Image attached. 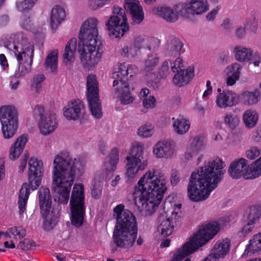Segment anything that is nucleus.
Wrapping results in <instances>:
<instances>
[{
	"mask_svg": "<svg viewBox=\"0 0 261 261\" xmlns=\"http://www.w3.org/2000/svg\"><path fill=\"white\" fill-rule=\"evenodd\" d=\"M224 166L221 160H210L193 171L187 187L190 199L198 202L207 199L221 180Z\"/></svg>",
	"mask_w": 261,
	"mask_h": 261,
	"instance_id": "1",
	"label": "nucleus"
},
{
	"mask_svg": "<svg viewBox=\"0 0 261 261\" xmlns=\"http://www.w3.org/2000/svg\"><path fill=\"white\" fill-rule=\"evenodd\" d=\"M156 171H147L134 187L133 196L139 212H154L167 190V180Z\"/></svg>",
	"mask_w": 261,
	"mask_h": 261,
	"instance_id": "2",
	"label": "nucleus"
},
{
	"mask_svg": "<svg viewBox=\"0 0 261 261\" xmlns=\"http://www.w3.org/2000/svg\"><path fill=\"white\" fill-rule=\"evenodd\" d=\"M97 19L90 18L84 22L80 30L78 50L81 62L85 68L96 65L103 53L102 43L97 39Z\"/></svg>",
	"mask_w": 261,
	"mask_h": 261,
	"instance_id": "3",
	"label": "nucleus"
},
{
	"mask_svg": "<svg viewBox=\"0 0 261 261\" xmlns=\"http://www.w3.org/2000/svg\"><path fill=\"white\" fill-rule=\"evenodd\" d=\"M75 173L74 164L69 152L63 151L54 158L53 169V190L60 202L67 203Z\"/></svg>",
	"mask_w": 261,
	"mask_h": 261,
	"instance_id": "4",
	"label": "nucleus"
},
{
	"mask_svg": "<svg viewBox=\"0 0 261 261\" xmlns=\"http://www.w3.org/2000/svg\"><path fill=\"white\" fill-rule=\"evenodd\" d=\"M116 223L113 240L117 247L128 248L134 244L137 236V225L133 213H116Z\"/></svg>",
	"mask_w": 261,
	"mask_h": 261,
	"instance_id": "5",
	"label": "nucleus"
},
{
	"mask_svg": "<svg viewBox=\"0 0 261 261\" xmlns=\"http://www.w3.org/2000/svg\"><path fill=\"white\" fill-rule=\"evenodd\" d=\"M220 229V225L216 221L203 224L189 241L186 242L181 248L176 251L173 261H180L195 251L212 240Z\"/></svg>",
	"mask_w": 261,
	"mask_h": 261,
	"instance_id": "6",
	"label": "nucleus"
},
{
	"mask_svg": "<svg viewBox=\"0 0 261 261\" xmlns=\"http://www.w3.org/2000/svg\"><path fill=\"white\" fill-rule=\"evenodd\" d=\"M43 175V162L32 157L29 161L28 183H23L19 192V212H24L30 194V189L35 191L40 186Z\"/></svg>",
	"mask_w": 261,
	"mask_h": 261,
	"instance_id": "7",
	"label": "nucleus"
},
{
	"mask_svg": "<svg viewBox=\"0 0 261 261\" xmlns=\"http://www.w3.org/2000/svg\"><path fill=\"white\" fill-rule=\"evenodd\" d=\"M106 25L110 36H113L115 38L122 37L129 30L125 11L121 7L114 6L112 14L106 22Z\"/></svg>",
	"mask_w": 261,
	"mask_h": 261,
	"instance_id": "8",
	"label": "nucleus"
},
{
	"mask_svg": "<svg viewBox=\"0 0 261 261\" xmlns=\"http://www.w3.org/2000/svg\"><path fill=\"white\" fill-rule=\"evenodd\" d=\"M86 89L87 100L91 114L96 118H100L102 115V108L99 98L98 83L95 74L88 75Z\"/></svg>",
	"mask_w": 261,
	"mask_h": 261,
	"instance_id": "9",
	"label": "nucleus"
},
{
	"mask_svg": "<svg viewBox=\"0 0 261 261\" xmlns=\"http://www.w3.org/2000/svg\"><path fill=\"white\" fill-rule=\"evenodd\" d=\"M144 147L138 143L130 149L127 161L126 176L133 178L139 170H144L147 166V161L143 158Z\"/></svg>",
	"mask_w": 261,
	"mask_h": 261,
	"instance_id": "10",
	"label": "nucleus"
},
{
	"mask_svg": "<svg viewBox=\"0 0 261 261\" xmlns=\"http://www.w3.org/2000/svg\"><path fill=\"white\" fill-rule=\"evenodd\" d=\"M0 121L4 138L9 139L13 137L18 127L17 114L15 108L10 106L1 107Z\"/></svg>",
	"mask_w": 261,
	"mask_h": 261,
	"instance_id": "11",
	"label": "nucleus"
},
{
	"mask_svg": "<svg viewBox=\"0 0 261 261\" xmlns=\"http://www.w3.org/2000/svg\"><path fill=\"white\" fill-rule=\"evenodd\" d=\"M34 111L40 116L38 125L42 134L47 135L56 129L58 122L55 113H46L44 114V109L39 105L35 107Z\"/></svg>",
	"mask_w": 261,
	"mask_h": 261,
	"instance_id": "12",
	"label": "nucleus"
},
{
	"mask_svg": "<svg viewBox=\"0 0 261 261\" xmlns=\"http://www.w3.org/2000/svg\"><path fill=\"white\" fill-rule=\"evenodd\" d=\"M7 47L9 50L13 51L19 64H21L23 59V63L25 64L33 63L34 54V45L30 43H27L22 45L19 43L17 44L10 43L7 44Z\"/></svg>",
	"mask_w": 261,
	"mask_h": 261,
	"instance_id": "13",
	"label": "nucleus"
},
{
	"mask_svg": "<svg viewBox=\"0 0 261 261\" xmlns=\"http://www.w3.org/2000/svg\"><path fill=\"white\" fill-rule=\"evenodd\" d=\"M178 9L179 13L186 17L188 14L199 15L206 12L208 10V5L206 0H191L184 4L176 5L175 9Z\"/></svg>",
	"mask_w": 261,
	"mask_h": 261,
	"instance_id": "14",
	"label": "nucleus"
},
{
	"mask_svg": "<svg viewBox=\"0 0 261 261\" xmlns=\"http://www.w3.org/2000/svg\"><path fill=\"white\" fill-rule=\"evenodd\" d=\"M138 71L135 65H127L125 63L118 65L117 70L113 73L114 78L117 79L113 82V87L129 84V79L135 75Z\"/></svg>",
	"mask_w": 261,
	"mask_h": 261,
	"instance_id": "15",
	"label": "nucleus"
},
{
	"mask_svg": "<svg viewBox=\"0 0 261 261\" xmlns=\"http://www.w3.org/2000/svg\"><path fill=\"white\" fill-rule=\"evenodd\" d=\"M70 212H85L84 188L82 184L73 187L70 201Z\"/></svg>",
	"mask_w": 261,
	"mask_h": 261,
	"instance_id": "16",
	"label": "nucleus"
},
{
	"mask_svg": "<svg viewBox=\"0 0 261 261\" xmlns=\"http://www.w3.org/2000/svg\"><path fill=\"white\" fill-rule=\"evenodd\" d=\"M178 213H160L158 221V230L163 237L171 234L174 229L173 220Z\"/></svg>",
	"mask_w": 261,
	"mask_h": 261,
	"instance_id": "17",
	"label": "nucleus"
},
{
	"mask_svg": "<svg viewBox=\"0 0 261 261\" xmlns=\"http://www.w3.org/2000/svg\"><path fill=\"white\" fill-rule=\"evenodd\" d=\"M248 172L247 161L243 158L232 162L228 170L229 175L233 179H239L242 176L246 179H249L247 177Z\"/></svg>",
	"mask_w": 261,
	"mask_h": 261,
	"instance_id": "18",
	"label": "nucleus"
},
{
	"mask_svg": "<svg viewBox=\"0 0 261 261\" xmlns=\"http://www.w3.org/2000/svg\"><path fill=\"white\" fill-rule=\"evenodd\" d=\"M239 96L229 90H224L222 93L218 94L216 97V104L220 108L230 107L238 103Z\"/></svg>",
	"mask_w": 261,
	"mask_h": 261,
	"instance_id": "19",
	"label": "nucleus"
},
{
	"mask_svg": "<svg viewBox=\"0 0 261 261\" xmlns=\"http://www.w3.org/2000/svg\"><path fill=\"white\" fill-rule=\"evenodd\" d=\"M125 10L129 11L132 20L135 23L139 24L144 18L142 7L137 0H125L124 5Z\"/></svg>",
	"mask_w": 261,
	"mask_h": 261,
	"instance_id": "20",
	"label": "nucleus"
},
{
	"mask_svg": "<svg viewBox=\"0 0 261 261\" xmlns=\"http://www.w3.org/2000/svg\"><path fill=\"white\" fill-rule=\"evenodd\" d=\"M183 46V43L178 38L173 35H170L165 45L164 54L168 57L179 56Z\"/></svg>",
	"mask_w": 261,
	"mask_h": 261,
	"instance_id": "21",
	"label": "nucleus"
},
{
	"mask_svg": "<svg viewBox=\"0 0 261 261\" xmlns=\"http://www.w3.org/2000/svg\"><path fill=\"white\" fill-rule=\"evenodd\" d=\"M173 77V84L179 87L188 84L194 76V70L193 67H189L186 70L180 69L176 71Z\"/></svg>",
	"mask_w": 261,
	"mask_h": 261,
	"instance_id": "22",
	"label": "nucleus"
},
{
	"mask_svg": "<svg viewBox=\"0 0 261 261\" xmlns=\"http://www.w3.org/2000/svg\"><path fill=\"white\" fill-rule=\"evenodd\" d=\"M38 196L41 212H53L51 210L52 199L49 189L41 187L38 192Z\"/></svg>",
	"mask_w": 261,
	"mask_h": 261,
	"instance_id": "23",
	"label": "nucleus"
},
{
	"mask_svg": "<svg viewBox=\"0 0 261 261\" xmlns=\"http://www.w3.org/2000/svg\"><path fill=\"white\" fill-rule=\"evenodd\" d=\"M153 152L159 158H171L174 153V146L168 141H159L155 144Z\"/></svg>",
	"mask_w": 261,
	"mask_h": 261,
	"instance_id": "24",
	"label": "nucleus"
},
{
	"mask_svg": "<svg viewBox=\"0 0 261 261\" xmlns=\"http://www.w3.org/2000/svg\"><path fill=\"white\" fill-rule=\"evenodd\" d=\"M83 107L84 105L81 100H74L68 104V108L64 111V115L68 120H76L80 117Z\"/></svg>",
	"mask_w": 261,
	"mask_h": 261,
	"instance_id": "25",
	"label": "nucleus"
},
{
	"mask_svg": "<svg viewBox=\"0 0 261 261\" xmlns=\"http://www.w3.org/2000/svg\"><path fill=\"white\" fill-rule=\"evenodd\" d=\"M27 141L28 139L25 135H22L16 139L10 149V160H15L19 156L24 149Z\"/></svg>",
	"mask_w": 261,
	"mask_h": 261,
	"instance_id": "26",
	"label": "nucleus"
},
{
	"mask_svg": "<svg viewBox=\"0 0 261 261\" xmlns=\"http://www.w3.org/2000/svg\"><path fill=\"white\" fill-rule=\"evenodd\" d=\"M204 147V139L202 137H195L191 142L189 151L185 154V158L190 160L193 156L196 155L198 152L202 150Z\"/></svg>",
	"mask_w": 261,
	"mask_h": 261,
	"instance_id": "27",
	"label": "nucleus"
},
{
	"mask_svg": "<svg viewBox=\"0 0 261 261\" xmlns=\"http://www.w3.org/2000/svg\"><path fill=\"white\" fill-rule=\"evenodd\" d=\"M66 17L65 11L60 6L57 5L52 9L50 16V25L53 30H56Z\"/></svg>",
	"mask_w": 261,
	"mask_h": 261,
	"instance_id": "28",
	"label": "nucleus"
},
{
	"mask_svg": "<svg viewBox=\"0 0 261 261\" xmlns=\"http://www.w3.org/2000/svg\"><path fill=\"white\" fill-rule=\"evenodd\" d=\"M119 161V152L116 148L112 149L109 156L106 159L104 166L107 174H111L115 170Z\"/></svg>",
	"mask_w": 261,
	"mask_h": 261,
	"instance_id": "29",
	"label": "nucleus"
},
{
	"mask_svg": "<svg viewBox=\"0 0 261 261\" xmlns=\"http://www.w3.org/2000/svg\"><path fill=\"white\" fill-rule=\"evenodd\" d=\"M261 251V233L255 234L250 240L242 257L250 256L251 254Z\"/></svg>",
	"mask_w": 261,
	"mask_h": 261,
	"instance_id": "30",
	"label": "nucleus"
},
{
	"mask_svg": "<svg viewBox=\"0 0 261 261\" xmlns=\"http://www.w3.org/2000/svg\"><path fill=\"white\" fill-rule=\"evenodd\" d=\"M230 250V243L227 240H219L214 245L212 253L218 257L223 258L229 252Z\"/></svg>",
	"mask_w": 261,
	"mask_h": 261,
	"instance_id": "31",
	"label": "nucleus"
},
{
	"mask_svg": "<svg viewBox=\"0 0 261 261\" xmlns=\"http://www.w3.org/2000/svg\"><path fill=\"white\" fill-rule=\"evenodd\" d=\"M173 127L174 131L179 135L187 133L190 127V122L188 119L179 115L176 119L172 118Z\"/></svg>",
	"mask_w": 261,
	"mask_h": 261,
	"instance_id": "32",
	"label": "nucleus"
},
{
	"mask_svg": "<svg viewBox=\"0 0 261 261\" xmlns=\"http://www.w3.org/2000/svg\"><path fill=\"white\" fill-rule=\"evenodd\" d=\"M156 14L168 22H174L178 19L177 12L168 7L157 8Z\"/></svg>",
	"mask_w": 261,
	"mask_h": 261,
	"instance_id": "33",
	"label": "nucleus"
},
{
	"mask_svg": "<svg viewBox=\"0 0 261 261\" xmlns=\"http://www.w3.org/2000/svg\"><path fill=\"white\" fill-rule=\"evenodd\" d=\"M115 90L120 94V99L122 104L128 105L133 102L134 99L130 92L129 84L118 86Z\"/></svg>",
	"mask_w": 261,
	"mask_h": 261,
	"instance_id": "34",
	"label": "nucleus"
},
{
	"mask_svg": "<svg viewBox=\"0 0 261 261\" xmlns=\"http://www.w3.org/2000/svg\"><path fill=\"white\" fill-rule=\"evenodd\" d=\"M42 227L45 231H49L53 229L58 220V217L55 213H42Z\"/></svg>",
	"mask_w": 261,
	"mask_h": 261,
	"instance_id": "35",
	"label": "nucleus"
},
{
	"mask_svg": "<svg viewBox=\"0 0 261 261\" xmlns=\"http://www.w3.org/2000/svg\"><path fill=\"white\" fill-rule=\"evenodd\" d=\"M233 53L236 59L240 62H245L251 59L252 53L250 48L242 46H237L234 47Z\"/></svg>",
	"mask_w": 261,
	"mask_h": 261,
	"instance_id": "36",
	"label": "nucleus"
},
{
	"mask_svg": "<svg viewBox=\"0 0 261 261\" xmlns=\"http://www.w3.org/2000/svg\"><path fill=\"white\" fill-rule=\"evenodd\" d=\"M77 40L73 38L69 40L65 48V52L63 55L64 60L67 61H71L74 59V53L76 48Z\"/></svg>",
	"mask_w": 261,
	"mask_h": 261,
	"instance_id": "37",
	"label": "nucleus"
},
{
	"mask_svg": "<svg viewBox=\"0 0 261 261\" xmlns=\"http://www.w3.org/2000/svg\"><path fill=\"white\" fill-rule=\"evenodd\" d=\"M258 117L256 111L247 110L244 113L243 121L248 128H251L256 124Z\"/></svg>",
	"mask_w": 261,
	"mask_h": 261,
	"instance_id": "38",
	"label": "nucleus"
},
{
	"mask_svg": "<svg viewBox=\"0 0 261 261\" xmlns=\"http://www.w3.org/2000/svg\"><path fill=\"white\" fill-rule=\"evenodd\" d=\"M45 66L51 72H56L58 66V52L51 51L46 57Z\"/></svg>",
	"mask_w": 261,
	"mask_h": 261,
	"instance_id": "39",
	"label": "nucleus"
},
{
	"mask_svg": "<svg viewBox=\"0 0 261 261\" xmlns=\"http://www.w3.org/2000/svg\"><path fill=\"white\" fill-rule=\"evenodd\" d=\"M249 179H254L261 175V156L251 165H248Z\"/></svg>",
	"mask_w": 261,
	"mask_h": 261,
	"instance_id": "40",
	"label": "nucleus"
},
{
	"mask_svg": "<svg viewBox=\"0 0 261 261\" xmlns=\"http://www.w3.org/2000/svg\"><path fill=\"white\" fill-rule=\"evenodd\" d=\"M38 0L17 1L15 3L17 10L21 12H28L35 6Z\"/></svg>",
	"mask_w": 261,
	"mask_h": 261,
	"instance_id": "41",
	"label": "nucleus"
},
{
	"mask_svg": "<svg viewBox=\"0 0 261 261\" xmlns=\"http://www.w3.org/2000/svg\"><path fill=\"white\" fill-rule=\"evenodd\" d=\"M159 62V57L156 54L148 55L147 59L144 61V70L146 72L153 70Z\"/></svg>",
	"mask_w": 261,
	"mask_h": 261,
	"instance_id": "42",
	"label": "nucleus"
},
{
	"mask_svg": "<svg viewBox=\"0 0 261 261\" xmlns=\"http://www.w3.org/2000/svg\"><path fill=\"white\" fill-rule=\"evenodd\" d=\"M260 93L258 91L254 92L245 91L241 95L244 102L248 105H253L256 103L258 100Z\"/></svg>",
	"mask_w": 261,
	"mask_h": 261,
	"instance_id": "43",
	"label": "nucleus"
},
{
	"mask_svg": "<svg viewBox=\"0 0 261 261\" xmlns=\"http://www.w3.org/2000/svg\"><path fill=\"white\" fill-rule=\"evenodd\" d=\"M147 38L145 39L140 37L136 38L134 43V49H135L136 53L133 54V56H137L141 54L142 50H147Z\"/></svg>",
	"mask_w": 261,
	"mask_h": 261,
	"instance_id": "44",
	"label": "nucleus"
},
{
	"mask_svg": "<svg viewBox=\"0 0 261 261\" xmlns=\"http://www.w3.org/2000/svg\"><path fill=\"white\" fill-rule=\"evenodd\" d=\"M225 124L231 130L234 129L239 125V117L231 113L227 114L224 118Z\"/></svg>",
	"mask_w": 261,
	"mask_h": 261,
	"instance_id": "45",
	"label": "nucleus"
},
{
	"mask_svg": "<svg viewBox=\"0 0 261 261\" xmlns=\"http://www.w3.org/2000/svg\"><path fill=\"white\" fill-rule=\"evenodd\" d=\"M244 28L253 33L257 32L258 21L254 15H251L246 19Z\"/></svg>",
	"mask_w": 261,
	"mask_h": 261,
	"instance_id": "46",
	"label": "nucleus"
},
{
	"mask_svg": "<svg viewBox=\"0 0 261 261\" xmlns=\"http://www.w3.org/2000/svg\"><path fill=\"white\" fill-rule=\"evenodd\" d=\"M45 79V77L42 74L35 75L31 84V89L37 93L39 92L41 88V83Z\"/></svg>",
	"mask_w": 261,
	"mask_h": 261,
	"instance_id": "47",
	"label": "nucleus"
},
{
	"mask_svg": "<svg viewBox=\"0 0 261 261\" xmlns=\"http://www.w3.org/2000/svg\"><path fill=\"white\" fill-rule=\"evenodd\" d=\"M242 66L237 63L232 64L228 66L225 69V72L227 75L236 76L240 77V71Z\"/></svg>",
	"mask_w": 261,
	"mask_h": 261,
	"instance_id": "48",
	"label": "nucleus"
},
{
	"mask_svg": "<svg viewBox=\"0 0 261 261\" xmlns=\"http://www.w3.org/2000/svg\"><path fill=\"white\" fill-rule=\"evenodd\" d=\"M84 213H71L70 217L71 224L76 227L81 226L84 220Z\"/></svg>",
	"mask_w": 261,
	"mask_h": 261,
	"instance_id": "49",
	"label": "nucleus"
},
{
	"mask_svg": "<svg viewBox=\"0 0 261 261\" xmlns=\"http://www.w3.org/2000/svg\"><path fill=\"white\" fill-rule=\"evenodd\" d=\"M153 128L151 124L144 125L138 128V134L144 138L149 137L153 134Z\"/></svg>",
	"mask_w": 261,
	"mask_h": 261,
	"instance_id": "50",
	"label": "nucleus"
},
{
	"mask_svg": "<svg viewBox=\"0 0 261 261\" xmlns=\"http://www.w3.org/2000/svg\"><path fill=\"white\" fill-rule=\"evenodd\" d=\"M8 231L15 239H22L26 235V231L22 226H13L8 229Z\"/></svg>",
	"mask_w": 261,
	"mask_h": 261,
	"instance_id": "51",
	"label": "nucleus"
},
{
	"mask_svg": "<svg viewBox=\"0 0 261 261\" xmlns=\"http://www.w3.org/2000/svg\"><path fill=\"white\" fill-rule=\"evenodd\" d=\"M102 185L100 181H95L91 189V196L94 199H97L101 197L102 195Z\"/></svg>",
	"mask_w": 261,
	"mask_h": 261,
	"instance_id": "52",
	"label": "nucleus"
},
{
	"mask_svg": "<svg viewBox=\"0 0 261 261\" xmlns=\"http://www.w3.org/2000/svg\"><path fill=\"white\" fill-rule=\"evenodd\" d=\"M170 73L169 63L167 61L163 62L161 66L159 67L158 73V76L160 79H165Z\"/></svg>",
	"mask_w": 261,
	"mask_h": 261,
	"instance_id": "53",
	"label": "nucleus"
},
{
	"mask_svg": "<svg viewBox=\"0 0 261 261\" xmlns=\"http://www.w3.org/2000/svg\"><path fill=\"white\" fill-rule=\"evenodd\" d=\"M147 50L150 51L155 52L159 48L161 41L156 37L147 38Z\"/></svg>",
	"mask_w": 261,
	"mask_h": 261,
	"instance_id": "54",
	"label": "nucleus"
},
{
	"mask_svg": "<svg viewBox=\"0 0 261 261\" xmlns=\"http://www.w3.org/2000/svg\"><path fill=\"white\" fill-rule=\"evenodd\" d=\"M161 79L159 76H156V74L152 73L149 79L147 81V85L149 87L155 90L161 86L160 80Z\"/></svg>",
	"mask_w": 261,
	"mask_h": 261,
	"instance_id": "55",
	"label": "nucleus"
},
{
	"mask_svg": "<svg viewBox=\"0 0 261 261\" xmlns=\"http://www.w3.org/2000/svg\"><path fill=\"white\" fill-rule=\"evenodd\" d=\"M260 213H245L244 221L252 225H254L259 219Z\"/></svg>",
	"mask_w": 261,
	"mask_h": 261,
	"instance_id": "56",
	"label": "nucleus"
},
{
	"mask_svg": "<svg viewBox=\"0 0 261 261\" xmlns=\"http://www.w3.org/2000/svg\"><path fill=\"white\" fill-rule=\"evenodd\" d=\"M32 64L24 63L21 62V64H19L18 72L16 73V76L17 77L23 76L25 74L30 71Z\"/></svg>",
	"mask_w": 261,
	"mask_h": 261,
	"instance_id": "57",
	"label": "nucleus"
},
{
	"mask_svg": "<svg viewBox=\"0 0 261 261\" xmlns=\"http://www.w3.org/2000/svg\"><path fill=\"white\" fill-rule=\"evenodd\" d=\"M260 154V150L257 147H252L246 152L248 159L253 160L258 156Z\"/></svg>",
	"mask_w": 261,
	"mask_h": 261,
	"instance_id": "58",
	"label": "nucleus"
},
{
	"mask_svg": "<svg viewBox=\"0 0 261 261\" xmlns=\"http://www.w3.org/2000/svg\"><path fill=\"white\" fill-rule=\"evenodd\" d=\"M108 0H89V6L92 10H96L105 5Z\"/></svg>",
	"mask_w": 261,
	"mask_h": 261,
	"instance_id": "59",
	"label": "nucleus"
},
{
	"mask_svg": "<svg viewBox=\"0 0 261 261\" xmlns=\"http://www.w3.org/2000/svg\"><path fill=\"white\" fill-rule=\"evenodd\" d=\"M34 247L33 242L28 239H24L18 245V247L22 250L32 249Z\"/></svg>",
	"mask_w": 261,
	"mask_h": 261,
	"instance_id": "60",
	"label": "nucleus"
},
{
	"mask_svg": "<svg viewBox=\"0 0 261 261\" xmlns=\"http://www.w3.org/2000/svg\"><path fill=\"white\" fill-rule=\"evenodd\" d=\"M156 100L154 96H149L143 100V106L145 108H153L155 106Z\"/></svg>",
	"mask_w": 261,
	"mask_h": 261,
	"instance_id": "61",
	"label": "nucleus"
},
{
	"mask_svg": "<svg viewBox=\"0 0 261 261\" xmlns=\"http://www.w3.org/2000/svg\"><path fill=\"white\" fill-rule=\"evenodd\" d=\"M184 67V64L182 59L178 57L175 59L173 63V65H171V69L173 72L176 71L180 70L181 68Z\"/></svg>",
	"mask_w": 261,
	"mask_h": 261,
	"instance_id": "62",
	"label": "nucleus"
},
{
	"mask_svg": "<svg viewBox=\"0 0 261 261\" xmlns=\"http://www.w3.org/2000/svg\"><path fill=\"white\" fill-rule=\"evenodd\" d=\"M179 173L176 169H172L171 173L170 182L172 186H176L180 181Z\"/></svg>",
	"mask_w": 261,
	"mask_h": 261,
	"instance_id": "63",
	"label": "nucleus"
},
{
	"mask_svg": "<svg viewBox=\"0 0 261 261\" xmlns=\"http://www.w3.org/2000/svg\"><path fill=\"white\" fill-rule=\"evenodd\" d=\"M254 227V225H252L249 223H246L245 225L240 231H239L238 234L240 237H244L246 234L251 232Z\"/></svg>",
	"mask_w": 261,
	"mask_h": 261,
	"instance_id": "64",
	"label": "nucleus"
}]
</instances>
